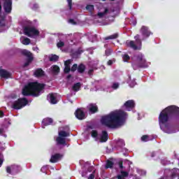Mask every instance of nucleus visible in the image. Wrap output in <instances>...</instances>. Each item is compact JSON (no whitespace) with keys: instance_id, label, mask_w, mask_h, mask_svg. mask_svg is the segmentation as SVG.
I'll return each mask as SVG.
<instances>
[{"instance_id":"obj_1","label":"nucleus","mask_w":179,"mask_h":179,"mask_svg":"<svg viewBox=\"0 0 179 179\" xmlns=\"http://www.w3.org/2000/svg\"><path fill=\"white\" fill-rule=\"evenodd\" d=\"M127 115V113L122 110L110 112L109 114L101 117V122L102 125H105L108 128H118L125 122Z\"/></svg>"},{"instance_id":"obj_2","label":"nucleus","mask_w":179,"mask_h":179,"mask_svg":"<svg viewBox=\"0 0 179 179\" xmlns=\"http://www.w3.org/2000/svg\"><path fill=\"white\" fill-rule=\"evenodd\" d=\"M171 120L173 124H179V108L172 105L166 107L159 113L158 121L160 127L165 125L167 128V122Z\"/></svg>"},{"instance_id":"obj_3","label":"nucleus","mask_w":179,"mask_h":179,"mask_svg":"<svg viewBox=\"0 0 179 179\" xmlns=\"http://www.w3.org/2000/svg\"><path fill=\"white\" fill-rule=\"evenodd\" d=\"M45 89V84L38 83V82L29 83L22 90L23 96H33L38 97Z\"/></svg>"},{"instance_id":"obj_4","label":"nucleus","mask_w":179,"mask_h":179,"mask_svg":"<svg viewBox=\"0 0 179 179\" xmlns=\"http://www.w3.org/2000/svg\"><path fill=\"white\" fill-rule=\"evenodd\" d=\"M132 68L134 71L139 69V68H148L146 59L143 58V55L140 54L136 56V62L132 63Z\"/></svg>"},{"instance_id":"obj_5","label":"nucleus","mask_w":179,"mask_h":179,"mask_svg":"<svg viewBox=\"0 0 179 179\" xmlns=\"http://www.w3.org/2000/svg\"><path fill=\"white\" fill-rule=\"evenodd\" d=\"M134 38L136 40V44L134 41H126V45H127V47H129L130 48H132L135 51H136V50H141V47H142L143 41L142 39H141V36L139 34H136L134 36Z\"/></svg>"},{"instance_id":"obj_6","label":"nucleus","mask_w":179,"mask_h":179,"mask_svg":"<svg viewBox=\"0 0 179 179\" xmlns=\"http://www.w3.org/2000/svg\"><path fill=\"white\" fill-rule=\"evenodd\" d=\"M69 135V132H66L65 131H59V136L56 138V145L57 146L61 145L65 146L66 145V140L65 138H67Z\"/></svg>"},{"instance_id":"obj_7","label":"nucleus","mask_w":179,"mask_h":179,"mask_svg":"<svg viewBox=\"0 0 179 179\" xmlns=\"http://www.w3.org/2000/svg\"><path fill=\"white\" fill-rule=\"evenodd\" d=\"M29 101L26 98H20L17 101H14L12 107L14 110H20L25 106H27Z\"/></svg>"},{"instance_id":"obj_8","label":"nucleus","mask_w":179,"mask_h":179,"mask_svg":"<svg viewBox=\"0 0 179 179\" xmlns=\"http://www.w3.org/2000/svg\"><path fill=\"white\" fill-rule=\"evenodd\" d=\"M24 34L28 37H33V36H38L40 31L34 27H24Z\"/></svg>"},{"instance_id":"obj_9","label":"nucleus","mask_w":179,"mask_h":179,"mask_svg":"<svg viewBox=\"0 0 179 179\" xmlns=\"http://www.w3.org/2000/svg\"><path fill=\"white\" fill-rule=\"evenodd\" d=\"M136 104L135 103V101L133 99H130L127 101L124 105L122 106V108H124L126 111H132L134 108H135V106Z\"/></svg>"},{"instance_id":"obj_10","label":"nucleus","mask_w":179,"mask_h":179,"mask_svg":"<svg viewBox=\"0 0 179 179\" xmlns=\"http://www.w3.org/2000/svg\"><path fill=\"white\" fill-rule=\"evenodd\" d=\"M140 33H141L142 36H143L142 40H145V38H148V37H149L151 34L149 28L145 26H143L141 27V29H140Z\"/></svg>"},{"instance_id":"obj_11","label":"nucleus","mask_w":179,"mask_h":179,"mask_svg":"<svg viewBox=\"0 0 179 179\" xmlns=\"http://www.w3.org/2000/svg\"><path fill=\"white\" fill-rule=\"evenodd\" d=\"M3 8L6 13H10L12 12V0H6L3 3Z\"/></svg>"},{"instance_id":"obj_12","label":"nucleus","mask_w":179,"mask_h":179,"mask_svg":"<svg viewBox=\"0 0 179 179\" xmlns=\"http://www.w3.org/2000/svg\"><path fill=\"white\" fill-rule=\"evenodd\" d=\"M75 115L78 120H85L86 118V113L80 108H78L76 110Z\"/></svg>"},{"instance_id":"obj_13","label":"nucleus","mask_w":179,"mask_h":179,"mask_svg":"<svg viewBox=\"0 0 179 179\" xmlns=\"http://www.w3.org/2000/svg\"><path fill=\"white\" fill-rule=\"evenodd\" d=\"M88 110L91 114H96V113H99V106L96 103H90L88 105Z\"/></svg>"},{"instance_id":"obj_14","label":"nucleus","mask_w":179,"mask_h":179,"mask_svg":"<svg viewBox=\"0 0 179 179\" xmlns=\"http://www.w3.org/2000/svg\"><path fill=\"white\" fill-rule=\"evenodd\" d=\"M0 76L3 79H9V78H12V73L5 69H0Z\"/></svg>"},{"instance_id":"obj_15","label":"nucleus","mask_w":179,"mask_h":179,"mask_svg":"<svg viewBox=\"0 0 179 179\" xmlns=\"http://www.w3.org/2000/svg\"><path fill=\"white\" fill-rule=\"evenodd\" d=\"M62 157V155L59 153L55 154L51 156L50 159V163H57L59 161V159Z\"/></svg>"},{"instance_id":"obj_16","label":"nucleus","mask_w":179,"mask_h":179,"mask_svg":"<svg viewBox=\"0 0 179 179\" xmlns=\"http://www.w3.org/2000/svg\"><path fill=\"white\" fill-rule=\"evenodd\" d=\"M34 75L36 78H42V76H44V75H45V73L44 72V71H43V69H37L34 71Z\"/></svg>"},{"instance_id":"obj_17","label":"nucleus","mask_w":179,"mask_h":179,"mask_svg":"<svg viewBox=\"0 0 179 179\" xmlns=\"http://www.w3.org/2000/svg\"><path fill=\"white\" fill-rule=\"evenodd\" d=\"M106 141H108V133H107V131H103L100 138V142L103 143Z\"/></svg>"},{"instance_id":"obj_18","label":"nucleus","mask_w":179,"mask_h":179,"mask_svg":"<svg viewBox=\"0 0 179 179\" xmlns=\"http://www.w3.org/2000/svg\"><path fill=\"white\" fill-rule=\"evenodd\" d=\"M50 69H51L52 73H53V75H58V73H59V72H61V69L59 68V66H58V65H52L50 67Z\"/></svg>"},{"instance_id":"obj_19","label":"nucleus","mask_w":179,"mask_h":179,"mask_svg":"<svg viewBox=\"0 0 179 179\" xmlns=\"http://www.w3.org/2000/svg\"><path fill=\"white\" fill-rule=\"evenodd\" d=\"M53 122L52 118L51 117H47L43 120L42 124L44 127H47L48 125H51V124Z\"/></svg>"},{"instance_id":"obj_20","label":"nucleus","mask_w":179,"mask_h":179,"mask_svg":"<svg viewBox=\"0 0 179 179\" xmlns=\"http://www.w3.org/2000/svg\"><path fill=\"white\" fill-rule=\"evenodd\" d=\"M77 71L78 73H85L86 71V66L83 64H80L77 67Z\"/></svg>"},{"instance_id":"obj_21","label":"nucleus","mask_w":179,"mask_h":179,"mask_svg":"<svg viewBox=\"0 0 179 179\" xmlns=\"http://www.w3.org/2000/svg\"><path fill=\"white\" fill-rule=\"evenodd\" d=\"M48 99H49V100H50V103L51 104H57V97H55V96L54 95V94H49L48 95Z\"/></svg>"},{"instance_id":"obj_22","label":"nucleus","mask_w":179,"mask_h":179,"mask_svg":"<svg viewBox=\"0 0 179 179\" xmlns=\"http://www.w3.org/2000/svg\"><path fill=\"white\" fill-rule=\"evenodd\" d=\"M11 171L13 175L17 174V173L20 171V166L17 165H11Z\"/></svg>"},{"instance_id":"obj_23","label":"nucleus","mask_w":179,"mask_h":179,"mask_svg":"<svg viewBox=\"0 0 179 179\" xmlns=\"http://www.w3.org/2000/svg\"><path fill=\"white\" fill-rule=\"evenodd\" d=\"M83 52V50L78 49V50L71 53L72 58H79V55Z\"/></svg>"},{"instance_id":"obj_24","label":"nucleus","mask_w":179,"mask_h":179,"mask_svg":"<svg viewBox=\"0 0 179 179\" xmlns=\"http://www.w3.org/2000/svg\"><path fill=\"white\" fill-rule=\"evenodd\" d=\"M80 87H82V84L80 83H75L72 87L73 92H79L80 90Z\"/></svg>"},{"instance_id":"obj_25","label":"nucleus","mask_w":179,"mask_h":179,"mask_svg":"<svg viewBox=\"0 0 179 179\" xmlns=\"http://www.w3.org/2000/svg\"><path fill=\"white\" fill-rule=\"evenodd\" d=\"M59 59V56H58L57 55H52L49 57V61L50 62H57V61H58Z\"/></svg>"},{"instance_id":"obj_26","label":"nucleus","mask_w":179,"mask_h":179,"mask_svg":"<svg viewBox=\"0 0 179 179\" xmlns=\"http://www.w3.org/2000/svg\"><path fill=\"white\" fill-rule=\"evenodd\" d=\"M22 55H24L25 57H27V58H33L31 52H30L27 50H22Z\"/></svg>"},{"instance_id":"obj_27","label":"nucleus","mask_w":179,"mask_h":179,"mask_svg":"<svg viewBox=\"0 0 179 179\" xmlns=\"http://www.w3.org/2000/svg\"><path fill=\"white\" fill-rule=\"evenodd\" d=\"M115 38H118V34H114L109 36H106L104 38V40H115Z\"/></svg>"},{"instance_id":"obj_28","label":"nucleus","mask_w":179,"mask_h":179,"mask_svg":"<svg viewBox=\"0 0 179 179\" xmlns=\"http://www.w3.org/2000/svg\"><path fill=\"white\" fill-rule=\"evenodd\" d=\"M113 166H114V162H113V161L108 160L106 162L105 169H113Z\"/></svg>"},{"instance_id":"obj_29","label":"nucleus","mask_w":179,"mask_h":179,"mask_svg":"<svg viewBox=\"0 0 179 179\" xmlns=\"http://www.w3.org/2000/svg\"><path fill=\"white\" fill-rule=\"evenodd\" d=\"M33 57H29L27 59V62L24 64L23 67L26 68L27 66H29L31 62H33Z\"/></svg>"},{"instance_id":"obj_30","label":"nucleus","mask_w":179,"mask_h":179,"mask_svg":"<svg viewBox=\"0 0 179 179\" xmlns=\"http://www.w3.org/2000/svg\"><path fill=\"white\" fill-rule=\"evenodd\" d=\"M178 176V170L174 169L171 171V178H176Z\"/></svg>"},{"instance_id":"obj_31","label":"nucleus","mask_w":179,"mask_h":179,"mask_svg":"<svg viewBox=\"0 0 179 179\" xmlns=\"http://www.w3.org/2000/svg\"><path fill=\"white\" fill-rule=\"evenodd\" d=\"M108 13V8H105L104 12H101L98 13V16L99 17H103L104 15H107Z\"/></svg>"},{"instance_id":"obj_32","label":"nucleus","mask_w":179,"mask_h":179,"mask_svg":"<svg viewBox=\"0 0 179 179\" xmlns=\"http://www.w3.org/2000/svg\"><path fill=\"white\" fill-rule=\"evenodd\" d=\"M30 43H31V41H30V38H24L22 40V44L24 45H29V44H30Z\"/></svg>"},{"instance_id":"obj_33","label":"nucleus","mask_w":179,"mask_h":179,"mask_svg":"<svg viewBox=\"0 0 179 179\" xmlns=\"http://www.w3.org/2000/svg\"><path fill=\"white\" fill-rule=\"evenodd\" d=\"M91 136L92 138H97V136H99V132H97L96 130H92L91 131Z\"/></svg>"},{"instance_id":"obj_34","label":"nucleus","mask_w":179,"mask_h":179,"mask_svg":"<svg viewBox=\"0 0 179 179\" xmlns=\"http://www.w3.org/2000/svg\"><path fill=\"white\" fill-rule=\"evenodd\" d=\"M64 73H69L71 72V66H64Z\"/></svg>"},{"instance_id":"obj_35","label":"nucleus","mask_w":179,"mask_h":179,"mask_svg":"<svg viewBox=\"0 0 179 179\" xmlns=\"http://www.w3.org/2000/svg\"><path fill=\"white\" fill-rule=\"evenodd\" d=\"M105 54L106 55V57H110V55H111V54H113V50L111 49H106Z\"/></svg>"},{"instance_id":"obj_36","label":"nucleus","mask_w":179,"mask_h":179,"mask_svg":"<svg viewBox=\"0 0 179 179\" xmlns=\"http://www.w3.org/2000/svg\"><path fill=\"white\" fill-rule=\"evenodd\" d=\"M118 87H120V83H114L112 85V89H113V90H117Z\"/></svg>"},{"instance_id":"obj_37","label":"nucleus","mask_w":179,"mask_h":179,"mask_svg":"<svg viewBox=\"0 0 179 179\" xmlns=\"http://www.w3.org/2000/svg\"><path fill=\"white\" fill-rule=\"evenodd\" d=\"M141 141L143 142H148V141H149V136L148 135H143L141 137Z\"/></svg>"},{"instance_id":"obj_38","label":"nucleus","mask_w":179,"mask_h":179,"mask_svg":"<svg viewBox=\"0 0 179 179\" xmlns=\"http://www.w3.org/2000/svg\"><path fill=\"white\" fill-rule=\"evenodd\" d=\"M76 71H78V64H74L71 68V72H75Z\"/></svg>"},{"instance_id":"obj_39","label":"nucleus","mask_w":179,"mask_h":179,"mask_svg":"<svg viewBox=\"0 0 179 179\" xmlns=\"http://www.w3.org/2000/svg\"><path fill=\"white\" fill-rule=\"evenodd\" d=\"M117 145L118 146H120L121 148H122V146H125V143L124 142V140L120 139L117 141Z\"/></svg>"},{"instance_id":"obj_40","label":"nucleus","mask_w":179,"mask_h":179,"mask_svg":"<svg viewBox=\"0 0 179 179\" xmlns=\"http://www.w3.org/2000/svg\"><path fill=\"white\" fill-rule=\"evenodd\" d=\"M64 45H65V43H64L63 41H59V43H57V47L58 48H62V47H64Z\"/></svg>"},{"instance_id":"obj_41","label":"nucleus","mask_w":179,"mask_h":179,"mask_svg":"<svg viewBox=\"0 0 179 179\" xmlns=\"http://www.w3.org/2000/svg\"><path fill=\"white\" fill-rule=\"evenodd\" d=\"M122 59H123V61L124 62H127V61H129V59H131V57H129V55H124L123 57H122Z\"/></svg>"},{"instance_id":"obj_42","label":"nucleus","mask_w":179,"mask_h":179,"mask_svg":"<svg viewBox=\"0 0 179 179\" xmlns=\"http://www.w3.org/2000/svg\"><path fill=\"white\" fill-rule=\"evenodd\" d=\"M87 10H93L94 9V6L93 5H87L86 6Z\"/></svg>"},{"instance_id":"obj_43","label":"nucleus","mask_w":179,"mask_h":179,"mask_svg":"<svg viewBox=\"0 0 179 179\" xmlns=\"http://www.w3.org/2000/svg\"><path fill=\"white\" fill-rule=\"evenodd\" d=\"M121 174L122 175H120V176L122 177H124V178H125V177H128V172H127V171H121Z\"/></svg>"},{"instance_id":"obj_44","label":"nucleus","mask_w":179,"mask_h":179,"mask_svg":"<svg viewBox=\"0 0 179 179\" xmlns=\"http://www.w3.org/2000/svg\"><path fill=\"white\" fill-rule=\"evenodd\" d=\"M6 171L8 173V174H12V166H7Z\"/></svg>"},{"instance_id":"obj_45","label":"nucleus","mask_w":179,"mask_h":179,"mask_svg":"<svg viewBox=\"0 0 179 179\" xmlns=\"http://www.w3.org/2000/svg\"><path fill=\"white\" fill-rule=\"evenodd\" d=\"M68 2V5H69V8L71 10H72V0H67Z\"/></svg>"},{"instance_id":"obj_46","label":"nucleus","mask_w":179,"mask_h":179,"mask_svg":"<svg viewBox=\"0 0 179 179\" xmlns=\"http://www.w3.org/2000/svg\"><path fill=\"white\" fill-rule=\"evenodd\" d=\"M71 65V59L66 60L64 62V66H70Z\"/></svg>"},{"instance_id":"obj_47","label":"nucleus","mask_w":179,"mask_h":179,"mask_svg":"<svg viewBox=\"0 0 179 179\" xmlns=\"http://www.w3.org/2000/svg\"><path fill=\"white\" fill-rule=\"evenodd\" d=\"M69 23H71V24H77L76 22L73 19H69Z\"/></svg>"},{"instance_id":"obj_48","label":"nucleus","mask_w":179,"mask_h":179,"mask_svg":"<svg viewBox=\"0 0 179 179\" xmlns=\"http://www.w3.org/2000/svg\"><path fill=\"white\" fill-rule=\"evenodd\" d=\"M119 167H120V169H124L122 162H121V161L119 162Z\"/></svg>"},{"instance_id":"obj_49","label":"nucleus","mask_w":179,"mask_h":179,"mask_svg":"<svg viewBox=\"0 0 179 179\" xmlns=\"http://www.w3.org/2000/svg\"><path fill=\"white\" fill-rule=\"evenodd\" d=\"M87 179H94V174L91 173Z\"/></svg>"},{"instance_id":"obj_50","label":"nucleus","mask_w":179,"mask_h":179,"mask_svg":"<svg viewBox=\"0 0 179 179\" xmlns=\"http://www.w3.org/2000/svg\"><path fill=\"white\" fill-rule=\"evenodd\" d=\"M93 72H94V70L93 69H90L88 71V75H92V73H93Z\"/></svg>"},{"instance_id":"obj_51","label":"nucleus","mask_w":179,"mask_h":179,"mask_svg":"<svg viewBox=\"0 0 179 179\" xmlns=\"http://www.w3.org/2000/svg\"><path fill=\"white\" fill-rule=\"evenodd\" d=\"M5 115V113H3V111L0 110V117L2 118Z\"/></svg>"},{"instance_id":"obj_52","label":"nucleus","mask_w":179,"mask_h":179,"mask_svg":"<svg viewBox=\"0 0 179 179\" xmlns=\"http://www.w3.org/2000/svg\"><path fill=\"white\" fill-rule=\"evenodd\" d=\"M108 65L111 66L113 65V60H108L107 62Z\"/></svg>"},{"instance_id":"obj_53","label":"nucleus","mask_w":179,"mask_h":179,"mask_svg":"<svg viewBox=\"0 0 179 179\" xmlns=\"http://www.w3.org/2000/svg\"><path fill=\"white\" fill-rule=\"evenodd\" d=\"M117 179H125V178L124 176H122L121 175H118Z\"/></svg>"},{"instance_id":"obj_54","label":"nucleus","mask_w":179,"mask_h":179,"mask_svg":"<svg viewBox=\"0 0 179 179\" xmlns=\"http://www.w3.org/2000/svg\"><path fill=\"white\" fill-rule=\"evenodd\" d=\"M3 134V129H0V135Z\"/></svg>"},{"instance_id":"obj_55","label":"nucleus","mask_w":179,"mask_h":179,"mask_svg":"<svg viewBox=\"0 0 179 179\" xmlns=\"http://www.w3.org/2000/svg\"><path fill=\"white\" fill-rule=\"evenodd\" d=\"M70 78H72V75L71 74L68 75L66 77L67 79H69Z\"/></svg>"},{"instance_id":"obj_56","label":"nucleus","mask_w":179,"mask_h":179,"mask_svg":"<svg viewBox=\"0 0 179 179\" xmlns=\"http://www.w3.org/2000/svg\"><path fill=\"white\" fill-rule=\"evenodd\" d=\"M152 157H155V155H152Z\"/></svg>"},{"instance_id":"obj_57","label":"nucleus","mask_w":179,"mask_h":179,"mask_svg":"<svg viewBox=\"0 0 179 179\" xmlns=\"http://www.w3.org/2000/svg\"><path fill=\"white\" fill-rule=\"evenodd\" d=\"M102 1H106V0H102ZM110 1H114V0H110Z\"/></svg>"},{"instance_id":"obj_58","label":"nucleus","mask_w":179,"mask_h":179,"mask_svg":"<svg viewBox=\"0 0 179 179\" xmlns=\"http://www.w3.org/2000/svg\"><path fill=\"white\" fill-rule=\"evenodd\" d=\"M4 1V2H5V1H6V0H3Z\"/></svg>"}]
</instances>
